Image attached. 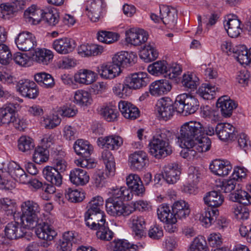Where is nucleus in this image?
I'll return each mask as SVG.
<instances>
[{"mask_svg": "<svg viewBox=\"0 0 251 251\" xmlns=\"http://www.w3.org/2000/svg\"><path fill=\"white\" fill-rule=\"evenodd\" d=\"M104 200L100 196H96L92 198L87 206L88 209L85 213H91L100 211L103 209Z\"/></svg>", "mask_w": 251, "mask_h": 251, "instance_id": "obj_55", "label": "nucleus"}, {"mask_svg": "<svg viewBox=\"0 0 251 251\" xmlns=\"http://www.w3.org/2000/svg\"><path fill=\"white\" fill-rule=\"evenodd\" d=\"M49 151L41 146L35 148L33 154V161L37 164H41L47 161L49 159Z\"/></svg>", "mask_w": 251, "mask_h": 251, "instance_id": "obj_54", "label": "nucleus"}, {"mask_svg": "<svg viewBox=\"0 0 251 251\" xmlns=\"http://www.w3.org/2000/svg\"><path fill=\"white\" fill-rule=\"evenodd\" d=\"M105 203L107 212L112 216H127L134 211L132 206L125 204L122 201H109L106 200Z\"/></svg>", "mask_w": 251, "mask_h": 251, "instance_id": "obj_9", "label": "nucleus"}, {"mask_svg": "<svg viewBox=\"0 0 251 251\" xmlns=\"http://www.w3.org/2000/svg\"><path fill=\"white\" fill-rule=\"evenodd\" d=\"M175 105L170 98L161 99L156 105V112L159 118L167 121L173 116Z\"/></svg>", "mask_w": 251, "mask_h": 251, "instance_id": "obj_10", "label": "nucleus"}, {"mask_svg": "<svg viewBox=\"0 0 251 251\" xmlns=\"http://www.w3.org/2000/svg\"><path fill=\"white\" fill-rule=\"evenodd\" d=\"M158 52L154 47V44L146 45L140 52V57L145 62L154 60L158 57Z\"/></svg>", "mask_w": 251, "mask_h": 251, "instance_id": "obj_44", "label": "nucleus"}, {"mask_svg": "<svg viewBox=\"0 0 251 251\" xmlns=\"http://www.w3.org/2000/svg\"><path fill=\"white\" fill-rule=\"evenodd\" d=\"M43 174L46 180L50 184L56 186H60L62 184V176L61 173L54 167L46 166L43 170Z\"/></svg>", "mask_w": 251, "mask_h": 251, "instance_id": "obj_36", "label": "nucleus"}, {"mask_svg": "<svg viewBox=\"0 0 251 251\" xmlns=\"http://www.w3.org/2000/svg\"><path fill=\"white\" fill-rule=\"evenodd\" d=\"M1 209L4 211L7 215H12L14 217L16 210V203L9 198H3L0 201Z\"/></svg>", "mask_w": 251, "mask_h": 251, "instance_id": "obj_60", "label": "nucleus"}, {"mask_svg": "<svg viewBox=\"0 0 251 251\" xmlns=\"http://www.w3.org/2000/svg\"><path fill=\"white\" fill-rule=\"evenodd\" d=\"M224 26L229 36L231 38L237 37L242 31L241 21L236 15L228 16L224 22Z\"/></svg>", "mask_w": 251, "mask_h": 251, "instance_id": "obj_18", "label": "nucleus"}, {"mask_svg": "<svg viewBox=\"0 0 251 251\" xmlns=\"http://www.w3.org/2000/svg\"><path fill=\"white\" fill-rule=\"evenodd\" d=\"M51 153L54 155V159L52 161L54 165L53 167L60 173L64 172L67 167V162L63 158L65 155V152L62 151L60 147L58 150L53 148Z\"/></svg>", "mask_w": 251, "mask_h": 251, "instance_id": "obj_38", "label": "nucleus"}, {"mask_svg": "<svg viewBox=\"0 0 251 251\" xmlns=\"http://www.w3.org/2000/svg\"><path fill=\"white\" fill-rule=\"evenodd\" d=\"M98 74L104 79H113L119 75L121 68L115 67L112 63H104L97 67Z\"/></svg>", "mask_w": 251, "mask_h": 251, "instance_id": "obj_25", "label": "nucleus"}, {"mask_svg": "<svg viewBox=\"0 0 251 251\" xmlns=\"http://www.w3.org/2000/svg\"><path fill=\"white\" fill-rule=\"evenodd\" d=\"M249 53V49L245 45H239L236 47L234 56L241 64L248 65L251 63V57Z\"/></svg>", "mask_w": 251, "mask_h": 251, "instance_id": "obj_43", "label": "nucleus"}, {"mask_svg": "<svg viewBox=\"0 0 251 251\" xmlns=\"http://www.w3.org/2000/svg\"><path fill=\"white\" fill-rule=\"evenodd\" d=\"M170 81L167 79L156 80L150 85V92L154 97H159L168 93L172 89Z\"/></svg>", "mask_w": 251, "mask_h": 251, "instance_id": "obj_20", "label": "nucleus"}, {"mask_svg": "<svg viewBox=\"0 0 251 251\" xmlns=\"http://www.w3.org/2000/svg\"><path fill=\"white\" fill-rule=\"evenodd\" d=\"M148 160L147 153L143 151H136L129 157L130 167L134 170H142L148 164Z\"/></svg>", "mask_w": 251, "mask_h": 251, "instance_id": "obj_22", "label": "nucleus"}, {"mask_svg": "<svg viewBox=\"0 0 251 251\" xmlns=\"http://www.w3.org/2000/svg\"><path fill=\"white\" fill-rule=\"evenodd\" d=\"M53 57L52 52L46 49H37L31 56L33 60L44 65L49 64L52 61Z\"/></svg>", "mask_w": 251, "mask_h": 251, "instance_id": "obj_37", "label": "nucleus"}, {"mask_svg": "<svg viewBox=\"0 0 251 251\" xmlns=\"http://www.w3.org/2000/svg\"><path fill=\"white\" fill-rule=\"evenodd\" d=\"M126 183L131 191V194L142 197L145 192V188L140 176L135 174H130L126 177Z\"/></svg>", "mask_w": 251, "mask_h": 251, "instance_id": "obj_17", "label": "nucleus"}, {"mask_svg": "<svg viewBox=\"0 0 251 251\" xmlns=\"http://www.w3.org/2000/svg\"><path fill=\"white\" fill-rule=\"evenodd\" d=\"M217 106L220 109L221 114L225 117H230L237 104L232 100L225 96L220 98L217 102Z\"/></svg>", "mask_w": 251, "mask_h": 251, "instance_id": "obj_34", "label": "nucleus"}, {"mask_svg": "<svg viewBox=\"0 0 251 251\" xmlns=\"http://www.w3.org/2000/svg\"><path fill=\"white\" fill-rule=\"evenodd\" d=\"M234 131L235 128L228 123H219L215 127L216 134L223 141L234 139Z\"/></svg>", "mask_w": 251, "mask_h": 251, "instance_id": "obj_31", "label": "nucleus"}, {"mask_svg": "<svg viewBox=\"0 0 251 251\" xmlns=\"http://www.w3.org/2000/svg\"><path fill=\"white\" fill-rule=\"evenodd\" d=\"M84 221L86 225L91 229H97L98 227L107 224L102 210L91 213H85Z\"/></svg>", "mask_w": 251, "mask_h": 251, "instance_id": "obj_16", "label": "nucleus"}, {"mask_svg": "<svg viewBox=\"0 0 251 251\" xmlns=\"http://www.w3.org/2000/svg\"><path fill=\"white\" fill-rule=\"evenodd\" d=\"M98 111L100 115L106 121L109 122L116 121L119 115V113L116 109L108 106L100 107Z\"/></svg>", "mask_w": 251, "mask_h": 251, "instance_id": "obj_49", "label": "nucleus"}, {"mask_svg": "<svg viewBox=\"0 0 251 251\" xmlns=\"http://www.w3.org/2000/svg\"><path fill=\"white\" fill-rule=\"evenodd\" d=\"M97 38L101 42L110 44L118 40V34L109 31H101L98 32Z\"/></svg>", "mask_w": 251, "mask_h": 251, "instance_id": "obj_59", "label": "nucleus"}, {"mask_svg": "<svg viewBox=\"0 0 251 251\" xmlns=\"http://www.w3.org/2000/svg\"><path fill=\"white\" fill-rule=\"evenodd\" d=\"M202 178L201 171L199 167L190 166L188 171V180L192 185L197 184Z\"/></svg>", "mask_w": 251, "mask_h": 251, "instance_id": "obj_57", "label": "nucleus"}, {"mask_svg": "<svg viewBox=\"0 0 251 251\" xmlns=\"http://www.w3.org/2000/svg\"><path fill=\"white\" fill-rule=\"evenodd\" d=\"M167 66L168 63L166 61H157L150 65L148 67V71L151 75H164L166 77Z\"/></svg>", "mask_w": 251, "mask_h": 251, "instance_id": "obj_50", "label": "nucleus"}, {"mask_svg": "<svg viewBox=\"0 0 251 251\" xmlns=\"http://www.w3.org/2000/svg\"><path fill=\"white\" fill-rule=\"evenodd\" d=\"M191 124L193 126H194V125H198L199 126H201V130L200 133L192 138L195 143V149L199 152H203L209 151L211 147V142L208 137L204 135L203 126L200 122L191 121L185 123L181 126H188V125H191Z\"/></svg>", "mask_w": 251, "mask_h": 251, "instance_id": "obj_8", "label": "nucleus"}, {"mask_svg": "<svg viewBox=\"0 0 251 251\" xmlns=\"http://www.w3.org/2000/svg\"><path fill=\"white\" fill-rule=\"evenodd\" d=\"M61 118L58 115L52 114L44 118L43 124L47 129H53L60 125Z\"/></svg>", "mask_w": 251, "mask_h": 251, "instance_id": "obj_63", "label": "nucleus"}, {"mask_svg": "<svg viewBox=\"0 0 251 251\" xmlns=\"http://www.w3.org/2000/svg\"><path fill=\"white\" fill-rule=\"evenodd\" d=\"M230 199L233 201L238 202L245 205L251 204V196L245 191L237 190L231 194Z\"/></svg>", "mask_w": 251, "mask_h": 251, "instance_id": "obj_53", "label": "nucleus"}, {"mask_svg": "<svg viewBox=\"0 0 251 251\" xmlns=\"http://www.w3.org/2000/svg\"><path fill=\"white\" fill-rule=\"evenodd\" d=\"M97 74L87 69H81L75 75V81L80 84L89 85L96 80Z\"/></svg>", "mask_w": 251, "mask_h": 251, "instance_id": "obj_40", "label": "nucleus"}, {"mask_svg": "<svg viewBox=\"0 0 251 251\" xmlns=\"http://www.w3.org/2000/svg\"><path fill=\"white\" fill-rule=\"evenodd\" d=\"M8 173L16 181L20 183L26 184L28 181L29 176L26 174L20 165L15 162H11L8 164Z\"/></svg>", "mask_w": 251, "mask_h": 251, "instance_id": "obj_27", "label": "nucleus"}, {"mask_svg": "<svg viewBox=\"0 0 251 251\" xmlns=\"http://www.w3.org/2000/svg\"><path fill=\"white\" fill-rule=\"evenodd\" d=\"M201 126L191 124L188 126H181L178 134V139L180 142V146L183 149L180 155L188 160H192L197 157L198 151L195 149V143L192 138L201 133Z\"/></svg>", "mask_w": 251, "mask_h": 251, "instance_id": "obj_1", "label": "nucleus"}, {"mask_svg": "<svg viewBox=\"0 0 251 251\" xmlns=\"http://www.w3.org/2000/svg\"><path fill=\"white\" fill-rule=\"evenodd\" d=\"M59 14L55 10L45 9L44 10L43 19L50 25H56L59 21Z\"/></svg>", "mask_w": 251, "mask_h": 251, "instance_id": "obj_61", "label": "nucleus"}, {"mask_svg": "<svg viewBox=\"0 0 251 251\" xmlns=\"http://www.w3.org/2000/svg\"><path fill=\"white\" fill-rule=\"evenodd\" d=\"M71 182L76 186H84L89 181V176L83 169L75 168L71 170L69 175Z\"/></svg>", "mask_w": 251, "mask_h": 251, "instance_id": "obj_33", "label": "nucleus"}, {"mask_svg": "<svg viewBox=\"0 0 251 251\" xmlns=\"http://www.w3.org/2000/svg\"><path fill=\"white\" fill-rule=\"evenodd\" d=\"M5 235L9 240L17 239L24 236L25 231L24 227L15 220L5 226Z\"/></svg>", "mask_w": 251, "mask_h": 251, "instance_id": "obj_26", "label": "nucleus"}, {"mask_svg": "<svg viewBox=\"0 0 251 251\" xmlns=\"http://www.w3.org/2000/svg\"><path fill=\"white\" fill-rule=\"evenodd\" d=\"M74 101L80 106H87L91 103V95L86 91L78 90L75 93Z\"/></svg>", "mask_w": 251, "mask_h": 251, "instance_id": "obj_51", "label": "nucleus"}, {"mask_svg": "<svg viewBox=\"0 0 251 251\" xmlns=\"http://www.w3.org/2000/svg\"><path fill=\"white\" fill-rule=\"evenodd\" d=\"M126 85L131 89H140L146 86L149 83L148 74L144 72H138L131 74L126 77Z\"/></svg>", "mask_w": 251, "mask_h": 251, "instance_id": "obj_14", "label": "nucleus"}, {"mask_svg": "<svg viewBox=\"0 0 251 251\" xmlns=\"http://www.w3.org/2000/svg\"><path fill=\"white\" fill-rule=\"evenodd\" d=\"M18 91L21 94L29 99H35L39 95V91L36 83L28 79L19 81Z\"/></svg>", "mask_w": 251, "mask_h": 251, "instance_id": "obj_15", "label": "nucleus"}, {"mask_svg": "<svg viewBox=\"0 0 251 251\" xmlns=\"http://www.w3.org/2000/svg\"><path fill=\"white\" fill-rule=\"evenodd\" d=\"M65 197L72 202H78L83 200L84 195L83 193L77 189L69 188L66 190Z\"/></svg>", "mask_w": 251, "mask_h": 251, "instance_id": "obj_62", "label": "nucleus"}, {"mask_svg": "<svg viewBox=\"0 0 251 251\" xmlns=\"http://www.w3.org/2000/svg\"><path fill=\"white\" fill-rule=\"evenodd\" d=\"M162 22L169 28H173L176 23L177 14L176 9L167 5L160 6Z\"/></svg>", "mask_w": 251, "mask_h": 251, "instance_id": "obj_19", "label": "nucleus"}, {"mask_svg": "<svg viewBox=\"0 0 251 251\" xmlns=\"http://www.w3.org/2000/svg\"><path fill=\"white\" fill-rule=\"evenodd\" d=\"M209 169L215 175L225 176L229 174L232 167L227 160H216L210 164Z\"/></svg>", "mask_w": 251, "mask_h": 251, "instance_id": "obj_30", "label": "nucleus"}, {"mask_svg": "<svg viewBox=\"0 0 251 251\" xmlns=\"http://www.w3.org/2000/svg\"><path fill=\"white\" fill-rule=\"evenodd\" d=\"M237 184L236 180L229 179L217 183L216 188L218 191H222L224 193H229L234 190Z\"/></svg>", "mask_w": 251, "mask_h": 251, "instance_id": "obj_58", "label": "nucleus"}, {"mask_svg": "<svg viewBox=\"0 0 251 251\" xmlns=\"http://www.w3.org/2000/svg\"><path fill=\"white\" fill-rule=\"evenodd\" d=\"M75 152L82 157L88 158L93 151V147L89 142L83 139H78L74 144Z\"/></svg>", "mask_w": 251, "mask_h": 251, "instance_id": "obj_39", "label": "nucleus"}, {"mask_svg": "<svg viewBox=\"0 0 251 251\" xmlns=\"http://www.w3.org/2000/svg\"><path fill=\"white\" fill-rule=\"evenodd\" d=\"M101 158L105 165L108 175L113 176L116 171V166L114 157L111 152L108 150H104L101 153Z\"/></svg>", "mask_w": 251, "mask_h": 251, "instance_id": "obj_47", "label": "nucleus"}, {"mask_svg": "<svg viewBox=\"0 0 251 251\" xmlns=\"http://www.w3.org/2000/svg\"><path fill=\"white\" fill-rule=\"evenodd\" d=\"M129 221L135 237L137 239H140L144 236L146 228V221L144 218L142 216L134 215L130 217Z\"/></svg>", "mask_w": 251, "mask_h": 251, "instance_id": "obj_28", "label": "nucleus"}, {"mask_svg": "<svg viewBox=\"0 0 251 251\" xmlns=\"http://www.w3.org/2000/svg\"><path fill=\"white\" fill-rule=\"evenodd\" d=\"M111 246L113 251H137L138 249L143 248L141 244L131 245L126 240H114Z\"/></svg>", "mask_w": 251, "mask_h": 251, "instance_id": "obj_42", "label": "nucleus"}, {"mask_svg": "<svg viewBox=\"0 0 251 251\" xmlns=\"http://www.w3.org/2000/svg\"><path fill=\"white\" fill-rule=\"evenodd\" d=\"M172 136V133L166 129L158 130L149 144L151 154L156 159L170 155L173 152V148L169 142Z\"/></svg>", "mask_w": 251, "mask_h": 251, "instance_id": "obj_3", "label": "nucleus"}, {"mask_svg": "<svg viewBox=\"0 0 251 251\" xmlns=\"http://www.w3.org/2000/svg\"><path fill=\"white\" fill-rule=\"evenodd\" d=\"M19 107L17 103H8L0 107V122L3 124L13 123L17 128H20V120L15 116L16 111Z\"/></svg>", "mask_w": 251, "mask_h": 251, "instance_id": "obj_6", "label": "nucleus"}, {"mask_svg": "<svg viewBox=\"0 0 251 251\" xmlns=\"http://www.w3.org/2000/svg\"><path fill=\"white\" fill-rule=\"evenodd\" d=\"M126 42L134 46H140L148 39V34L141 28H130L126 32Z\"/></svg>", "mask_w": 251, "mask_h": 251, "instance_id": "obj_11", "label": "nucleus"}, {"mask_svg": "<svg viewBox=\"0 0 251 251\" xmlns=\"http://www.w3.org/2000/svg\"><path fill=\"white\" fill-rule=\"evenodd\" d=\"M109 193L111 195L107 200L109 201H129L132 199L133 195L131 194V191L126 186L113 187Z\"/></svg>", "mask_w": 251, "mask_h": 251, "instance_id": "obj_35", "label": "nucleus"}, {"mask_svg": "<svg viewBox=\"0 0 251 251\" xmlns=\"http://www.w3.org/2000/svg\"><path fill=\"white\" fill-rule=\"evenodd\" d=\"M52 46L57 52L62 54L69 53L75 47V41L71 38L66 37L55 40Z\"/></svg>", "mask_w": 251, "mask_h": 251, "instance_id": "obj_21", "label": "nucleus"}, {"mask_svg": "<svg viewBox=\"0 0 251 251\" xmlns=\"http://www.w3.org/2000/svg\"><path fill=\"white\" fill-rule=\"evenodd\" d=\"M137 56L133 52L120 51L115 54L112 57V64L115 67L131 66L137 61Z\"/></svg>", "mask_w": 251, "mask_h": 251, "instance_id": "obj_13", "label": "nucleus"}, {"mask_svg": "<svg viewBox=\"0 0 251 251\" xmlns=\"http://www.w3.org/2000/svg\"><path fill=\"white\" fill-rule=\"evenodd\" d=\"M43 215L44 219H39V222L35 226V233L39 238L50 241L57 235V232L51 226L52 222L49 219V217L46 218L48 215L45 216L44 214Z\"/></svg>", "mask_w": 251, "mask_h": 251, "instance_id": "obj_7", "label": "nucleus"}, {"mask_svg": "<svg viewBox=\"0 0 251 251\" xmlns=\"http://www.w3.org/2000/svg\"><path fill=\"white\" fill-rule=\"evenodd\" d=\"M34 78L37 83L46 88H52L55 84L52 76L45 72L36 73L34 75Z\"/></svg>", "mask_w": 251, "mask_h": 251, "instance_id": "obj_46", "label": "nucleus"}, {"mask_svg": "<svg viewBox=\"0 0 251 251\" xmlns=\"http://www.w3.org/2000/svg\"><path fill=\"white\" fill-rule=\"evenodd\" d=\"M181 83L185 88L194 90L200 84L199 78L194 74H184L183 75Z\"/></svg>", "mask_w": 251, "mask_h": 251, "instance_id": "obj_52", "label": "nucleus"}, {"mask_svg": "<svg viewBox=\"0 0 251 251\" xmlns=\"http://www.w3.org/2000/svg\"><path fill=\"white\" fill-rule=\"evenodd\" d=\"M15 43L17 48L24 51L30 50L37 46L35 37L29 32L19 33L15 39Z\"/></svg>", "mask_w": 251, "mask_h": 251, "instance_id": "obj_12", "label": "nucleus"}, {"mask_svg": "<svg viewBox=\"0 0 251 251\" xmlns=\"http://www.w3.org/2000/svg\"><path fill=\"white\" fill-rule=\"evenodd\" d=\"M205 238L202 236L196 237L192 242L188 251H208Z\"/></svg>", "mask_w": 251, "mask_h": 251, "instance_id": "obj_56", "label": "nucleus"}, {"mask_svg": "<svg viewBox=\"0 0 251 251\" xmlns=\"http://www.w3.org/2000/svg\"><path fill=\"white\" fill-rule=\"evenodd\" d=\"M76 242L73 231L65 232L58 242V250L71 251L73 243Z\"/></svg>", "mask_w": 251, "mask_h": 251, "instance_id": "obj_45", "label": "nucleus"}, {"mask_svg": "<svg viewBox=\"0 0 251 251\" xmlns=\"http://www.w3.org/2000/svg\"><path fill=\"white\" fill-rule=\"evenodd\" d=\"M172 207L176 219H185L190 214L189 205L184 201H177L174 203Z\"/></svg>", "mask_w": 251, "mask_h": 251, "instance_id": "obj_41", "label": "nucleus"}, {"mask_svg": "<svg viewBox=\"0 0 251 251\" xmlns=\"http://www.w3.org/2000/svg\"><path fill=\"white\" fill-rule=\"evenodd\" d=\"M158 219L163 223H176V218L172 209V207L169 204L163 203L160 204L157 209Z\"/></svg>", "mask_w": 251, "mask_h": 251, "instance_id": "obj_24", "label": "nucleus"}, {"mask_svg": "<svg viewBox=\"0 0 251 251\" xmlns=\"http://www.w3.org/2000/svg\"><path fill=\"white\" fill-rule=\"evenodd\" d=\"M118 106L122 114L126 119L135 120L139 116L138 108L130 102L121 100Z\"/></svg>", "mask_w": 251, "mask_h": 251, "instance_id": "obj_32", "label": "nucleus"}, {"mask_svg": "<svg viewBox=\"0 0 251 251\" xmlns=\"http://www.w3.org/2000/svg\"><path fill=\"white\" fill-rule=\"evenodd\" d=\"M176 111L178 113L191 114L198 109V100L194 96L183 93L177 96L175 102Z\"/></svg>", "mask_w": 251, "mask_h": 251, "instance_id": "obj_5", "label": "nucleus"}, {"mask_svg": "<svg viewBox=\"0 0 251 251\" xmlns=\"http://www.w3.org/2000/svg\"><path fill=\"white\" fill-rule=\"evenodd\" d=\"M99 146L102 148L110 150L118 149L121 147L123 141L122 137L118 135H111L104 137L99 138L97 141Z\"/></svg>", "mask_w": 251, "mask_h": 251, "instance_id": "obj_29", "label": "nucleus"}, {"mask_svg": "<svg viewBox=\"0 0 251 251\" xmlns=\"http://www.w3.org/2000/svg\"><path fill=\"white\" fill-rule=\"evenodd\" d=\"M204 202L210 207L205 209L201 214L200 219L205 227H209L215 221L218 211L212 207H217L221 205L224 201L223 195L217 191H213L207 194L203 198Z\"/></svg>", "mask_w": 251, "mask_h": 251, "instance_id": "obj_4", "label": "nucleus"}, {"mask_svg": "<svg viewBox=\"0 0 251 251\" xmlns=\"http://www.w3.org/2000/svg\"><path fill=\"white\" fill-rule=\"evenodd\" d=\"M217 87L209 83H203L199 87L198 94L204 100H212L214 98Z\"/></svg>", "mask_w": 251, "mask_h": 251, "instance_id": "obj_48", "label": "nucleus"}, {"mask_svg": "<svg viewBox=\"0 0 251 251\" xmlns=\"http://www.w3.org/2000/svg\"><path fill=\"white\" fill-rule=\"evenodd\" d=\"M19 150L22 152L27 151L34 148V145L33 140L29 137L21 136L18 141Z\"/></svg>", "mask_w": 251, "mask_h": 251, "instance_id": "obj_64", "label": "nucleus"}, {"mask_svg": "<svg viewBox=\"0 0 251 251\" xmlns=\"http://www.w3.org/2000/svg\"><path fill=\"white\" fill-rule=\"evenodd\" d=\"M21 212H15L14 220H20L23 226L33 228L38 224L40 217L41 208L39 204L32 200H25L20 205Z\"/></svg>", "mask_w": 251, "mask_h": 251, "instance_id": "obj_2", "label": "nucleus"}, {"mask_svg": "<svg viewBox=\"0 0 251 251\" xmlns=\"http://www.w3.org/2000/svg\"><path fill=\"white\" fill-rule=\"evenodd\" d=\"M180 171L176 163H169L163 168L162 177L169 184H174L179 179Z\"/></svg>", "mask_w": 251, "mask_h": 251, "instance_id": "obj_23", "label": "nucleus"}]
</instances>
